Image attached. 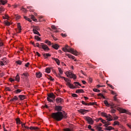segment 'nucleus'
Wrapping results in <instances>:
<instances>
[{
    "mask_svg": "<svg viewBox=\"0 0 131 131\" xmlns=\"http://www.w3.org/2000/svg\"><path fill=\"white\" fill-rule=\"evenodd\" d=\"M51 116L56 121H61L63 118H67V114L65 113V112L63 114L61 112H58L52 113Z\"/></svg>",
    "mask_w": 131,
    "mask_h": 131,
    "instance_id": "1",
    "label": "nucleus"
},
{
    "mask_svg": "<svg viewBox=\"0 0 131 131\" xmlns=\"http://www.w3.org/2000/svg\"><path fill=\"white\" fill-rule=\"evenodd\" d=\"M62 78H63L65 80V81L67 82V85L69 86L70 89H76L77 88V85H79L80 86H81V84L79 83L78 82H74V84H75V86L73 85V84L70 83L71 82V80L68 78H65V77H63Z\"/></svg>",
    "mask_w": 131,
    "mask_h": 131,
    "instance_id": "2",
    "label": "nucleus"
},
{
    "mask_svg": "<svg viewBox=\"0 0 131 131\" xmlns=\"http://www.w3.org/2000/svg\"><path fill=\"white\" fill-rule=\"evenodd\" d=\"M62 50L63 52L71 53V54H73V55H75V56H77V54H78L76 50H74V49L71 48L68 45H66L64 48H63Z\"/></svg>",
    "mask_w": 131,
    "mask_h": 131,
    "instance_id": "3",
    "label": "nucleus"
},
{
    "mask_svg": "<svg viewBox=\"0 0 131 131\" xmlns=\"http://www.w3.org/2000/svg\"><path fill=\"white\" fill-rule=\"evenodd\" d=\"M51 99H53V100H55V99L56 98V96H55V95H54V93H51L50 94H48V97H47V100L49 102H53L54 103V101H53V100Z\"/></svg>",
    "mask_w": 131,
    "mask_h": 131,
    "instance_id": "4",
    "label": "nucleus"
},
{
    "mask_svg": "<svg viewBox=\"0 0 131 131\" xmlns=\"http://www.w3.org/2000/svg\"><path fill=\"white\" fill-rule=\"evenodd\" d=\"M67 77H70V78H73V79H76V75L72 74V73H69V72H67L65 73Z\"/></svg>",
    "mask_w": 131,
    "mask_h": 131,
    "instance_id": "5",
    "label": "nucleus"
},
{
    "mask_svg": "<svg viewBox=\"0 0 131 131\" xmlns=\"http://www.w3.org/2000/svg\"><path fill=\"white\" fill-rule=\"evenodd\" d=\"M118 111H120L121 113H126V114H129V115H131V113L125 109H123L120 107H118Z\"/></svg>",
    "mask_w": 131,
    "mask_h": 131,
    "instance_id": "6",
    "label": "nucleus"
},
{
    "mask_svg": "<svg viewBox=\"0 0 131 131\" xmlns=\"http://www.w3.org/2000/svg\"><path fill=\"white\" fill-rule=\"evenodd\" d=\"M85 119L86 121H88L89 124H94V120L90 117H85Z\"/></svg>",
    "mask_w": 131,
    "mask_h": 131,
    "instance_id": "7",
    "label": "nucleus"
},
{
    "mask_svg": "<svg viewBox=\"0 0 131 131\" xmlns=\"http://www.w3.org/2000/svg\"><path fill=\"white\" fill-rule=\"evenodd\" d=\"M55 101L57 104H63L64 103V99L60 97L56 98Z\"/></svg>",
    "mask_w": 131,
    "mask_h": 131,
    "instance_id": "8",
    "label": "nucleus"
},
{
    "mask_svg": "<svg viewBox=\"0 0 131 131\" xmlns=\"http://www.w3.org/2000/svg\"><path fill=\"white\" fill-rule=\"evenodd\" d=\"M40 47L44 51H50V48L46 45H44L43 43H41Z\"/></svg>",
    "mask_w": 131,
    "mask_h": 131,
    "instance_id": "9",
    "label": "nucleus"
},
{
    "mask_svg": "<svg viewBox=\"0 0 131 131\" xmlns=\"http://www.w3.org/2000/svg\"><path fill=\"white\" fill-rule=\"evenodd\" d=\"M89 111V110H83V109H80L78 110V112H79L80 113H81V114H85V113H88Z\"/></svg>",
    "mask_w": 131,
    "mask_h": 131,
    "instance_id": "10",
    "label": "nucleus"
},
{
    "mask_svg": "<svg viewBox=\"0 0 131 131\" xmlns=\"http://www.w3.org/2000/svg\"><path fill=\"white\" fill-rule=\"evenodd\" d=\"M55 110L56 111H62V106L59 105H56L55 106Z\"/></svg>",
    "mask_w": 131,
    "mask_h": 131,
    "instance_id": "11",
    "label": "nucleus"
},
{
    "mask_svg": "<svg viewBox=\"0 0 131 131\" xmlns=\"http://www.w3.org/2000/svg\"><path fill=\"white\" fill-rule=\"evenodd\" d=\"M21 76H25V78H27V77H28V76H29V74H28V73H27V72H25V73L21 74Z\"/></svg>",
    "mask_w": 131,
    "mask_h": 131,
    "instance_id": "12",
    "label": "nucleus"
},
{
    "mask_svg": "<svg viewBox=\"0 0 131 131\" xmlns=\"http://www.w3.org/2000/svg\"><path fill=\"white\" fill-rule=\"evenodd\" d=\"M76 94H80V93H82V94H83L84 93V91L82 89H78L76 91Z\"/></svg>",
    "mask_w": 131,
    "mask_h": 131,
    "instance_id": "13",
    "label": "nucleus"
},
{
    "mask_svg": "<svg viewBox=\"0 0 131 131\" xmlns=\"http://www.w3.org/2000/svg\"><path fill=\"white\" fill-rule=\"evenodd\" d=\"M52 60L55 61L57 65H60V60L58 58H55L54 57H52Z\"/></svg>",
    "mask_w": 131,
    "mask_h": 131,
    "instance_id": "14",
    "label": "nucleus"
},
{
    "mask_svg": "<svg viewBox=\"0 0 131 131\" xmlns=\"http://www.w3.org/2000/svg\"><path fill=\"white\" fill-rule=\"evenodd\" d=\"M36 76L38 78H40V77H41V76H42V74L40 72H39L36 73Z\"/></svg>",
    "mask_w": 131,
    "mask_h": 131,
    "instance_id": "15",
    "label": "nucleus"
},
{
    "mask_svg": "<svg viewBox=\"0 0 131 131\" xmlns=\"http://www.w3.org/2000/svg\"><path fill=\"white\" fill-rule=\"evenodd\" d=\"M43 57L45 58V59H48V57H51V54L49 53H43Z\"/></svg>",
    "mask_w": 131,
    "mask_h": 131,
    "instance_id": "16",
    "label": "nucleus"
},
{
    "mask_svg": "<svg viewBox=\"0 0 131 131\" xmlns=\"http://www.w3.org/2000/svg\"><path fill=\"white\" fill-rule=\"evenodd\" d=\"M66 56L69 57V58H71V59H73V60L75 59V57L70 54H67Z\"/></svg>",
    "mask_w": 131,
    "mask_h": 131,
    "instance_id": "17",
    "label": "nucleus"
},
{
    "mask_svg": "<svg viewBox=\"0 0 131 131\" xmlns=\"http://www.w3.org/2000/svg\"><path fill=\"white\" fill-rule=\"evenodd\" d=\"M52 48H53V49H55V50H58V49H59L60 47L57 44H55L54 45H52Z\"/></svg>",
    "mask_w": 131,
    "mask_h": 131,
    "instance_id": "18",
    "label": "nucleus"
},
{
    "mask_svg": "<svg viewBox=\"0 0 131 131\" xmlns=\"http://www.w3.org/2000/svg\"><path fill=\"white\" fill-rule=\"evenodd\" d=\"M18 100V97H17L16 96H15L13 98L11 99L10 100L11 102H15V101H17Z\"/></svg>",
    "mask_w": 131,
    "mask_h": 131,
    "instance_id": "19",
    "label": "nucleus"
},
{
    "mask_svg": "<svg viewBox=\"0 0 131 131\" xmlns=\"http://www.w3.org/2000/svg\"><path fill=\"white\" fill-rule=\"evenodd\" d=\"M33 32L34 34H37V35H39V36H40V34H39V32H38L36 30H33Z\"/></svg>",
    "mask_w": 131,
    "mask_h": 131,
    "instance_id": "20",
    "label": "nucleus"
},
{
    "mask_svg": "<svg viewBox=\"0 0 131 131\" xmlns=\"http://www.w3.org/2000/svg\"><path fill=\"white\" fill-rule=\"evenodd\" d=\"M17 28L19 30L18 33H20V32H21V30H22V29H21V26L20 25V23L17 24Z\"/></svg>",
    "mask_w": 131,
    "mask_h": 131,
    "instance_id": "21",
    "label": "nucleus"
},
{
    "mask_svg": "<svg viewBox=\"0 0 131 131\" xmlns=\"http://www.w3.org/2000/svg\"><path fill=\"white\" fill-rule=\"evenodd\" d=\"M0 2L2 5H6L7 3H8V1L7 0H0Z\"/></svg>",
    "mask_w": 131,
    "mask_h": 131,
    "instance_id": "22",
    "label": "nucleus"
},
{
    "mask_svg": "<svg viewBox=\"0 0 131 131\" xmlns=\"http://www.w3.org/2000/svg\"><path fill=\"white\" fill-rule=\"evenodd\" d=\"M30 129L31 130H38V127H32V126H31V127H30Z\"/></svg>",
    "mask_w": 131,
    "mask_h": 131,
    "instance_id": "23",
    "label": "nucleus"
},
{
    "mask_svg": "<svg viewBox=\"0 0 131 131\" xmlns=\"http://www.w3.org/2000/svg\"><path fill=\"white\" fill-rule=\"evenodd\" d=\"M47 78H48V79H50V80H51V81H54V80H55V79H53V77H52V76L50 75H47Z\"/></svg>",
    "mask_w": 131,
    "mask_h": 131,
    "instance_id": "24",
    "label": "nucleus"
},
{
    "mask_svg": "<svg viewBox=\"0 0 131 131\" xmlns=\"http://www.w3.org/2000/svg\"><path fill=\"white\" fill-rule=\"evenodd\" d=\"M96 104H97V102H90L88 103L87 106H94V105H96Z\"/></svg>",
    "mask_w": 131,
    "mask_h": 131,
    "instance_id": "25",
    "label": "nucleus"
},
{
    "mask_svg": "<svg viewBox=\"0 0 131 131\" xmlns=\"http://www.w3.org/2000/svg\"><path fill=\"white\" fill-rule=\"evenodd\" d=\"M61 131H73V129H70L69 128L62 129Z\"/></svg>",
    "mask_w": 131,
    "mask_h": 131,
    "instance_id": "26",
    "label": "nucleus"
},
{
    "mask_svg": "<svg viewBox=\"0 0 131 131\" xmlns=\"http://www.w3.org/2000/svg\"><path fill=\"white\" fill-rule=\"evenodd\" d=\"M15 80H16V81H18L19 82V81H20V76H19V75H17L16 77H15Z\"/></svg>",
    "mask_w": 131,
    "mask_h": 131,
    "instance_id": "27",
    "label": "nucleus"
},
{
    "mask_svg": "<svg viewBox=\"0 0 131 131\" xmlns=\"http://www.w3.org/2000/svg\"><path fill=\"white\" fill-rule=\"evenodd\" d=\"M45 43H47V45H48L49 46L52 45V42H51V41H50L49 40H46Z\"/></svg>",
    "mask_w": 131,
    "mask_h": 131,
    "instance_id": "28",
    "label": "nucleus"
},
{
    "mask_svg": "<svg viewBox=\"0 0 131 131\" xmlns=\"http://www.w3.org/2000/svg\"><path fill=\"white\" fill-rule=\"evenodd\" d=\"M16 121L17 124H21V123H22V122H21L19 119H16Z\"/></svg>",
    "mask_w": 131,
    "mask_h": 131,
    "instance_id": "29",
    "label": "nucleus"
},
{
    "mask_svg": "<svg viewBox=\"0 0 131 131\" xmlns=\"http://www.w3.org/2000/svg\"><path fill=\"white\" fill-rule=\"evenodd\" d=\"M106 130H111L112 129H114V128L112 126H108L105 128Z\"/></svg>",
    "mask_w": 131,
    "mask_h": 131,
    "instance_id": "30",
    "label": "nucleus"
},
{
    "mask_svg": "<svg viewBox=\"0 0 131 131\" xmlns=\"http://www.w3.org/2000/svg\"><path fill=\"white\" fill-rule=\"evenodd\" d=\"M110 106H111V108H112V109H113V108H116V105H115L114 103H111L110 104Z\"/></svg>",
    "mask_w": 131,
    "mask_h": 131,
    "instance_id": "31",
    "label": "nucleus"
},
{
    "mask_svg": "<svg viewBox=\"0 0 131 131\" xmlns=\"http://www.w3.org/2000/svg\"><path fill=\"white\" fill-rule=\"evenodd\" d=\"M18 97L20 100H24L25 99V95H19Z\"/></svg>",
    "mask_w": 131,
    "mask_h": 131,
    "instance_id": "32",
    "label": "nucleus"
},
{
    "mask_svg": "<svg viewBox=\"0 0 131 131\" xmlns=\"http://www.w3.org/2000/svg\"><path fill=\"white\" fill-rule=\"evenodd\" d=\"M5 64H7V62L6 61H0V65H1V66H4Z\"/></svg>",
    "mask_w": 131,
    "mask_h": 131,
    "instance_id": "33",
    "label": "nucleus"
},
{
    "mask_svg": "<svg viewBox=\"0 0 131 131\" xmlns=\"http://www.w3.org/2000/svg\"><path fill=\"white\" fill-rule=\"evenodd\" d=\"M21 92H22V90H21L20 89H17V90H15L14 93H15V94H19V93H21Z\"/></svg>",
    "mask_w": 131,
    "mask_h": 131,
    "instance_id": "34",
    "label": "nucleus"
},
{
    "mask_svg": "<svg viewBox=\"0 0 131 131\" xmlns=\"http://www.w3.org/2000/svg\"><path fill=\"white\" fill-rule=\"evenodd\" d=\"M35 39H36L38 41H40V37L38 36H35Z\"/></svg>",
    "mask_w": 131,
    "mask_h": 131,
    "instance_id": "35",
    "label": "nucleus"
},
{
    "mask_svg": "<svg viewBox=\"0 0 131 131\" xmlns=\"http://www.w3.org/2000/svg\"><path fill=\"white\" fill-rule=\"evenodd\" d=\"M4 23L6 25H7V26H10V22L8 21V20H5Z\"/></svg>",
    "mask_w": 131,
    "mask_h": 131,
    "instance_id": "36",
    "label": "nucleus"
},
{
    "mask_svg": "<svg viewBox=\"0 0 131 131\" xmlns=\"http://www.w3.org/2000/svg\"><path fill=\"white\" fill-rule=\"evenodd\" d=\"M46 72L47 73H50L51 72V69H50V68H46Z\"/></svg>",
    "mask_w": 131,
    "mask_h": 131,
    "instance_id": "37",
    "label": "nucleus"
},
{
    "mask_svg": "<svg viewBox=\"0 0 131 131\" xmlns=\"http://www.w3.org/2000/svg\"><path fill=\"white\" fill-rule=\"evenodd\" d=\"M114 126L115 125H120V124L119 123V122L118 121H115L114 124H113Z\"/></svg>",
    "mask_w": 131,
    "mask_h": 131,
    "instance_id": "38",
    "label": "nucleus"
},
{
    "mask_svg": "<svg viewBox=\"0 0 131 131\" xmlns=\"http://www.w3.org/2000/svg\"><path fill=\"white\" fill-rule=\"evenodd\" d=\"M110 124H111L110 122L107 121V122H106L105 124L104 125V126H105V127H107V126H108V125H110Z\"/></svg>",
    "mask_w": 131,
    "mask_h": 131,
    "instance_id": "39",
    "label": "nucleus"
},
{
    "mask_svg": "<svg viewBox=\"0 0 131 131\" xmlns=\"http://www.w3.org/2000/svg\"><path fill=\"white\" fill-rule=\"evenodd\" d=\"M104 103L105 105V106H110V104L108 103V101L107 100H104Z\"/></svg>",
    "mask_w": 131,
    "mask_h": 131,
    "instance_id": "40",
    "label": "nucleus"
},
{
    "mask_svg": "<svg viewBox=\"0 0 131 131\" xmlns=\"http://www.w3.org/2000/svg\"><path fill=\"white\" fill-rule=\"evenodd\" d=\"M31 8H32V7H31V6L27 7V9H30V12H34V10L32 9Z\"/></svg>",
    "mask_w": 131,
    "mask_h": 131,
    "instance_id": "41",
    "label": "nucleus"
},
{
    "mask_svg": "<svg viewBox=\"0 0 131 131\" xmlns=\"http://www.w3.org/2000/svg\"><path fill=\"white\" fill-rule=\"evenodd\" d=\"M101 115L102 116H104V117H105L106 118H107V113H101Z\"/></svg>",
    "mask_w": 131,
    "mask_h": 131,
    "instance_id": "42",
    "label": "nucleus"
},
{
    "mask_svg": "<svg viewBox=\"0 0 131 131\" xmlns=\"http://www.w3.org/2000/svg\"><path fill=\"white\" fill-rule=\"evenodd\" d=\"M24 18L27 20V21H29V22H31V19L26 16H24Z\"/></svg>",
    "mask_w": 131,
    "mask_h": 131,
    "instance_id": "43",
    "label": "nucleus"
},
{
    "mask_svg": "<svg viewBox=\"0 0 131 131\" xmlns=\"http://www.w3.org/2000/svg\"><path fill=\"white\" fill-rule=\"evenodd\" d=\"M93 92H95L96 93H100V91L98 90L97 89L94 88L93 89Z\"/></svg>",
    "mask_w": 131,
    "mask_h": 131,
    "instance_id": "44",
    "label": "nucleus"
},
{
    "mask_svg": "<svg viewBox=\"0 0 131 131\" xmlns=\"http://www.w3.org/2000/svg\"><path fill=\"white\" fill-rule=\"evenodd\" d=\"M58 71L60 74H63V71L62 70V69H61V68H58Z\"/></svg>",
    "mask_w": 131,
    "mask_h": 131,
    "instance_id": "45",
    "label": "nucleus"
},
{
    "mask_svg": "<svg viewBox=\"0 0 131 131\" xmlns=\"http://www.w3.org/2000/svg\"><path fill=\"white\" fill-rule=\"evenodd\" d=\"M16 63L18 65H21V64H22V61L21 60H17L16 61Z\"/></svg>",
    "mask_w": 131,
    "mask_h": 131,
    "instance_id": "46",
    "label": "nucleus"
},
{
    "mask_svg": "<svg viewBox=\"0 0 131 131\" xmlns=\"http://www.w3.org/2000/svg\"><path fill=\"white\" fill-rule=\"evenodd\" d=\"M96 129L97 130H99V131L102 130V127H99V126H96Z\"/></svg>",
    "mask_w": 131,
    "mask_h": 131,
    "instance_id": "47",
    "label": "nucleus"
},
{
    "mask_svg": "<svg viewBox=\"0 0 131 131\" xmlns=\"http://www.w3.org/2000/svg\"><path fill=\"white\" fill-rule=\"evenodd\" d=\"M116 97H117V95H116L114 97V101H115L116 102H117V101H118V100L117 99V98Z\"/></svg>",
    "mask_w": 131,
    "mask_h": 131,
    "instance_id": "48",
    "label": "nucleus"
},
{
    "mask_svg": "<svg viewBox=\"0 0 131 131\" xmlns=\"http://www.w3.org/2000/svg\"><path fill=\"white\" fill-rule=\"evenodd\" d=\"M72 96L74 97V98H77V97H78V95H77L76 94H72Z\"/></svg>",
    "mask_w": 131,
    "mask_h": 131,
    "instance_id": "49",
    "label": "nucleus"
},
{
    "mask_svg": "<svg viewBox=\"0 0 131 131\" xmlns=\"http://www.w3.org/2000/svg\"><path fill=\"white\" fill-rule=\"evenodd\" d=\"M33 30H37H37H40L39 27H34V28Z\"/></svg>",
    "mask_w": 131,
    "mask_h": 131,
    "instance_id": "50",
    "label": "nucleus"
},
{
    "mask_svg": "<svg viewBox=\"0 0 131 131\" xmlns=\"http://www.w3.org/2000/svg\"><path fill=\"white\" fill-rule=\"evenodd\" d=\"M51 28L52 29H54V30H56L57 29V28H56V26H55L54 25L51 26Z\"/></svg>",
    "mask_w": 131,
    "mask_h": 131,
    "instance_id": "51",
    "label": "nucleus"
},
{
    "mask_svg": "<svg viewBox=\"0 0 131 131\" xmlns=\"http://www.w3.org/2000/svg\"><path fill=\"white\" fill-rule=\"evenodd\" d=\"M36 47L39 48V49H41V46H39V43H36Z\"/></svg>",
    "mask_w": 131,
    "mask_h": 131,
    "instance_id": "52",
    "label": "nucleus"
},
{
    "mask_svg": "<svg viewBox=\"0 0 131 131\" xmlns=\"http://www.w3.org/2000/svg\"><path fill=\"white\" fill-rule=\"evenodd\" d=\"M81 103L83 105H85V106H88V103H85L84 101H82Z\"/></svg>",
    "mask_w": 131,
    "mask_h": 131,
    "instance_id": "53",
    "label": "nucleus"
},
{
    "mask_svg": "<svg viewBox=\"0 0 131 131\" xmlns=\"http://www.w3.org/2000/svg\"><path fill=\"white\" fill-rule=\"evenodd\" d=\"M61 36H62V37H67V35L66 34L61 33Z\"/></svg>",
    "mask_w": 131,
    "mask_h": 131,
    "instance_id": "54",
    "label": "nucleus"
},
{
    "mask_svg": "<svg viewBox=\"0 0 131 131\" xmlns=\"http://www.w3.org/2000/svg\"><path fill=\"white\" fill-rule=\"evenodd\" d=\"M52 37H53L54 40H58V39H57V38H56L55 36H54V35H52Z\"/></svg>",
    "mask_w": 131,
    "mask_h": 131,
    "instance_id": "55",
    "label": "nucleus"
},
{
    "mask_svg": "<svg viewBox=\"0 0 131 131\" xmlns=\"http://www.w3.org/2000/svg\"><path fill=\"white\" fill-rule=\"evenodd\" d=\"M9 80L11 81V82L15 81V79H13L12 78H9Z\"/></svg>",
    "mask_w": 131,
    "mask_h": 131,
    "instance_id": "56",
    "label": "nucleus"
},
{
    "mask_svg": "<svg viewBox=\"0 0 131 131\" xmlns=\"http://www.w3.org/2000/svg\"><path fill=\"white\" fill-rule=\"evenodd\" d=\"M6 91H9V92H11L12 91L10 89V88H9V87H6Z\"/></svg>",
    "mask_w": 131,
    "mask_h": 131,
    "instance_id": "57",
    "label": "nucleus"
},
{
    "mask_svg": "<svg viewBox=\"0 0 131 131\" xmlns=\"http://www.w3.org/2000/svg\"><path fill=\"white\" fill-rule=\"evenodd\" d=\"M111 112L112 113H115V112H116V110H115V109H112L111 110Z\"/></svg>",
    "mask_w": 131,
    "mask_h": 131,
    "instance_id": "58",
    "label": "nucleus"
},
{
    "mask_svg": "<svg viewBox=\"0 0 131 131\" xmlns=\"http://www.w3.org/2000/svg\"><path fill=\"white\" fill-rule=\"evenodd\" d=\"M20 18V15H16V19H17V20H19V19Z\"/></svg>",
    "mask_w": 131,
    "mask_h": 131,
    "instance_id": "59",
    "label": "nucleus"
},
{
    "mask_svg": "<svg viewBox=\"0 0 131 131\" xmlns=\"http://www.w3.org/2000/svg\"><path fill=\"white\" fill-rule=\"evenodd\" d=\"M89 82L90 83H92V82H93V79L90 78L89 79Z\"/></svg>",
    "mask_w": 131,
    "mask_h": 131,
    "instance_id": "60",
    "label": "nucleus"
},
{
    "mask_svg": "<svg viewBox=\"0 0 131 131\" xmlns=\"http://www.w3.org/2000/svg\"><path fill=\"white\" fill-rule=\"evenodd\" d=\"M104 85H100V84H98L97 85V88H103V87H104Z\"/></svg>",
    "mask_w": 131,
    "mask_h": 131,
    "instance_id": "61",
    "label": "nucleus"
},
{
    "mask_svg": "<svg viewBox=\"0 0 131 131\" xmlns=\"http://www.w3.org/2000/svg\"><path fill=\"white\" fill-rule=\"evenodd\" d=\"M101 122L103 123L104 124H106V121L105 120L102 119L101 120Z\"/></svg>",
    "mask_w": 131,
    "mask_h": 131,
    "instance_id": "62",
    "label": "nucleus"
},
{
    "mask_svg": "<svg viewBox=\"0 0 131 131\" xmlns=\"http://www.w3.org/2000/svg\"><path fill=\"white\" fill-rule=\"evenodd\" d=\"M107 120H108V121H112V118H107Z\"/></svg>",
    "mask_w": 131,
    "mask_h": 131,
    "instance_id": "63",
    "label": "nucleus"
},
{
    "mask_svg": "<svg viewBox=\"0 0 131 131\" xmlns=\"http://www.w3.org/2000/svg\"><path fill=\"white\" fill-rule=\"evenodd\" d=\"M30 64V63L29 62L25 64L26 67H28V66H29Z\"/></svg>",
    "mask_w": 131,
    "mask_h": 131,
    "instance_id": "64",
    "label": "nucleus"
}]
</instances>
